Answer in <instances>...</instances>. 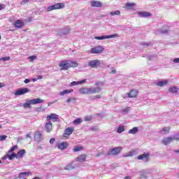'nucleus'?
Instances as JSON below:
<instances>
[{"label":"nucleus","instance_id":"a18cd8bd","mask_svg":"<svg viewBox=\"0 0 179 179\" xmlns=\"http://www.w3.org/2000/svg\"><path fill=\"white\" fill-rule=\"evenodd\" d=\"M173 62H174L175 64H179V57L174 59H173Z\"/></svg>","mask_w":179,"mask_h":179},{"label":"nucleus","instance_id":"e2e57ef3","mask_svg":"<svg viewBox=\"0 0 179 179\" xmlns=\"http://www.w3.org/2000/svg\"><path fill=\"white\" fill-rule=\"evenodd\" d=\"M162 33H167V31H162Z\"/></svg>","mask_w":179,"mask_h":179},{"label":"nucleus","instance_id":"a878e982","mask_svg":"<svg viewBox=\"0 0 179 179\" xmlns=\"http://www.w3.org/2000/svg\"><path fill=\"white\" fill-rule=\"evenodd\" d=\"M42 136H43V135L41 134V131H38L35 134L34 139L36 141H41V137Z\"/></svg>","mask_w":179,"mask_h":179},{"label":"nucleus","instance_id":"5fc2aeb1","mask_svg":"<svg viewBox=\"0 0 179 179\" xmlns=\"http://www.w3.org/2000/svg\"><path fill=\"white\" fill-rule=\"evenodd\" d=\"M37 79H43V76H38Z\"/></svg>","mask_w":179,"mask_h":179},{"label":"nucleus","instance_id":"58836bf2","mask_svg":"<svg viewBox=\"0 0 179 179\" xmlns=\"http://www.w3.org/2000/svg\"><path fill=\"white\" fill-rule=\"evenodd\" d=\"M101 96L100 94H97L96 96H90V100H96V99H101Z\"/></svg>","mask_w":179,"mask_h":179},{"label":"nucleus","instance_id":"aec40b11","mask_svg":"<svg viewBox=\"0 0 179 179\" xmlns=\"http://www.w3.org/2000/svg\"><path fill=\"white\" fill-rule=\"evenodd\" d=\"M25 153H26V150L24 149L20 150L16 154L17 159H22V157H23V156H24Z\"/></svg>","mask_w":179,"mask_h":179},{"label":"nucleus","instance_id":"ddd939ff","mask_svg":"<svg viewBox=\"0 0 179 179\" xmlns=\"http://www.w3.org/2000/svg\"><path fill=\"white\" fill-rule=\"evenodd\" d=\"M51 120H54V122H57L59 120L58 115L55 113H51L50 115L46 117L47 121H51Z\"/></svg>","mask_w":179,"mask_h":179},{"label":"nucleus","instance_id":"1a4fd4ad","mask_svg":"<svg viewBox=\"0 0 179 179\" xmlns=\"http://www.w3.org/2000/svg\"><path fill=\"white\" fill-rule=\"evenodd\" d=\"M138 93H139L138 90L132 89L127 93V96L129 99H135V97H138Z\"/></svg>","mask_w":179,"mask_h":179},{"label":"nucleus","instance_id":"c03bdc74","mask_svg":"<svg viewBox=\"0 0 179 179\" xmlns=\"http://www.w3.org/2000/svg\"><path fill=\"white\" fill-rule=\"evenodd\" d=\"M128 111H129V107L122 110V113H128Z\"/></svg>","mask_w":179,"mask_h":179},{"label":"nucleus","instance_id":"3c124183","mask_svg":"<svg viewBox=\"0 0 179 179\" xmlns=\"http://www.w3.org/2000/svg\"><path fill=\"white\" fill-rule=\"evenodd\" d=\"M71 169L72 168L69 166H66V168H65L66 170H71Z\"/></svg>","mask_w":179,"mask_h":179},{"label":"nucleus","instance_id":"c85d7f7f","mask_svg":"<svg viewBox=\"0 0 179 179\" xmlns=\"http://www.w3.org/2000/svg\"><path fill=\"white\" fill-rule=\"evenodd\" d=\"M170 132V127H164L162 128V131H160V134H169Z\"/></svg>","mask_w":179,"mask_h":179},{"label":"nucleus","instance_id":"393cba45","mask_svg":"<svg viewBox=\"0 0 179 179\" xmlns=\"http://www.w3.org/2000/svg\"><path fill=\"white\" fill-rule=\"evenodd\" d=\"M135 3H127L124 6L125 9L129 10L131 9H134V6H135Z\"/></svg>","mask_w":179,"mask_h":179},{"label":"nucleus","instance_id":"7ed1b4c3","mask_svg":"<svg viewBox=\"0 0 179 179\" xmlns=\"http://www.w3.org/2000/svg\"><path fill=\"white\" fill-rule=\"evenodd\" d=\"M44 103V100L38 98L27 101V103H23L22 107L24 108H31V105L40 104Z\"/></svg>","mask_w":179,"mask_h":179},{"label":"nucleus","instance_id":"79ce46f5","mask_svg":"<svg viewBox=\"0 0 179 179\" xmlns=\"http://www.w3.org/2000/svg\"><path fill=\"white\" fill-rule=\"evenodd\" d=\"M10 59V57H5L0 58V61H9Z\"/></svg>","mask_w":179,"mask_h":179},{"label":"nucleus","instance_id":"423d86ee","mask_svg":"<svg viewBox=\"0 0 179 179\" xmlns=\"http://www.w3.org/2000/svg\"><path fill=\"white\" fill-rule=\"evenodd\" d=\"M100 65H101V61L99 59L91 60L88 63V66L90 68H97L98 66H100Z\"/></svg>","mask_w":179,"mask_h":179},{"label":"nucleus","instance_id":"7c9ffc66","mask_svg":"<svg viewBox=\"0 0 179 179\" xmlns=\"http://www.w3.org/2000/svg\"><path fill=\"white\" fill-rule=\"evenodd\" d=\"M31 172H22L19 174V178H23V176H31Z\"/></svg>","mask_w":179,"mask_h":179},{"label":"nucleus","instance_id":"b1692460","mask_svg":"<svg viewBox=\"0 0 179 179\" xmlns=\"http://www.w3.org/2000/svg\"><path fill=\"white\" fill-rule=\"evenodd\" d=\"M76 162H86V155H81L76 158Z\"/></svg>","mask_w":179,"mask_h":179},{"label":"nucleus","instance_id":"a19ab883","mask_svg":"<svg viewBox=\"0 0 179 179\" xmlns=\"http://www.w3.org/2000/svg\"><path fill=\"white\" fill-rule=\"evenodd\" d=\"M37 57L34 56V55H31L29 57V59L31 62H33V61H34V59H36Z\"/></svg>","mask_w":179,"mask_h":179},{"label":"nucleus","instance_id":"f704fd0d","mask_svg":"<svg viewBox=\"0 0 179 179\" xmlns=\"http://www.w3.org/2000/svg\"><path fill=\"white\" fill-rule=\"evenodd\" d=\"M82 122H83L82 119L77 118L75 120H73V124L74 125H79V124H81Z\"/></svg>","mask_w":179,"mask_h":179},{"label":"nucleus","instance_id":"c9c22d12","mask_svg":"<svg viewBox=\"0 0 179 179\" xmlns=\"http://www.w3.org/2000/svg\"><path fill=\"white\" fill-rule=\"evenodd\" d=\"M18 146L17 145H15L14 146H13L9 150H8V153H13V152H15V150H17Z\"/></svg>","mask_w":179,"mask_h":179},{"label":"nucleus","instance_id":"2f4dec72","mask_svg":"<svg viewBox=\"0 0 179 179\" xmlns=\"http://www.w3.org/2000/svg\"><path fill=\"white\" fill-rule=\"evenodd\" d=\"M138 132V127H135L133 129L129 131V134H131L132 135H135Z\"/></svg>","mask_w":179,"mask_h":179},{"label":"nucleus","instance_id":"8fccbe9b","mask_svg":"<svg viewBox=\"0 0 179 179\" xmlns=\"http://www.w3.org/2000/svg\"><path fill=\"white\" fill-rule=\"evenodd\" d=\"M24 83H30V79L27 78V79L24 80Z\"/></svg>","mask_w":179,"mask_h":179},{"label":"nucleus","instance_id":"de8ad7c7","mask_svg":"<svg viewBox=\"0 0 179 179\" xmlns=\"http://www.w3.org/2000/svg\"><path fill=\"white\" fill-rule=\"evenodd\" d=\"M136 152L135 151H131L128 153V156H132L133 155H135Z\"/></svg>","mask_w":179,"mask_h":179},{"label":"nucleus","instance_id":"9b49d317","mask_svg":"<svg viewBox=\"0 0 179 179\" xmlns=\"http://www.w3.org/2000/svg\"><path fill=\"white\" fill-rule=\"evenodd\" d=\"M113 37H118V34H113L109 36H95V40H106V38H113Z\"/></svg>","mask_w":179,"mask_h":179},{"label":"nucleus","instance_id":"c756f323","mask_svg":"<svg viewBox=\"0 0 179 179\" xmlns=\"http://www.w3.org/2000/svg\"><path fill=\"white\" fill-rule=\"evenodd\" d=\"M125 131V127H124V126L120 125L118 127L117 132V134H122V132H124Z\"/></svg>","mask_w":179,"mask_h":179},{"label":"nucleus","instance_id":"4c0bfd02","mask_svg":"<svg viewBox=\"0 0 179 179\" xmlns=\"http://www.w3.org/2000/svg\"><path fill=\"white\" fill-rule=\"evenodd\" d=\"M92 120H93L92 115H87L85 117V121L89 122V121H92Z\"/></svg>","mask_w":179,"mask_h":179},{"label":"nucleus","instance_id":"69168bd1","mask_svg":"<svg viewBox=\"0 0 179 179\" xmlns=\"http://www.w3.org/2000/svg\"><path fill=\"white\" fill-rule=\"evenodd\" d=\"M0 164H1V161H0Z\"/></svg>","mask_w":179,"mask_h":179},{"label":"nucleus","instance_id":"0eeeda50","mask_svg":"<svg viewBox=\"0 0 179 179\" xmlns=\"http://www.w3.org/2000/svg\"><path fill=\"white\" fill-rule=\"evenodd\" d=\"M29 92H30V90L28 88H20L14 92V94L15 96H22L26 94V93H29Z\"/></svg>","mask_w":179,"mask_h":179},{"label":"nucleus","instance_id":"6e6552de","mask_svg":"<svg viewBox=\"0 0 179 179\" xmlns=\"http://www.w3.org/2000/svg\"><path fill=\"white\" fill-rule=\"evenodd\" d=\"M103 51L104 48L103 46L98 45L91 49V54H101V52H103Z\"/></svg>","mask_w":179,"mask_h":179},{"label":"nucleus","instance_id":"4468645a","mask_svg":"<svg viewBox=\"0 0 179 179\" xmlns=\"http://www.w3.org/2000/svg\"><path fill=\"white\" fill-rule=\"evenodd\" d=\"M45 129L48 133H50L51 131H52V123L51 121L47 120V122L45 124Z\"/></svg>","mask_w":179,"mask_h":179},{"label":"nucleus","instance_id":"f8f14e48","mask_svg":"<svg viewBox=\"0 0 179 179\" xmlns=\"http://www.w3.org/2000/svg\"><path fill=\"white\" fill-rule=\"evenodd\" d=\"M75 131V128L73 127H67L64 133V138H66V136H69V135H72L73 132Z\"/></svg>","mask_w":179,"mask_h":179},{"label":"nucleus","instance_id":"f3484780","mask_svg":"<svg viewBox=\"0 0 179 179\" xmlns=\"http://www.w3.org/2000/svg\"><path fill=\"white\" fill-rule=\"evenodd\" d=\"M69 144L66 142H62L58 144L57 148L60 150H65V149H68Z\"/></svg>","mask_w":179,"mask_h":179},{"label":"nucleus","instance_id":"72a5a7b5","mask_svg":"<svg viewBox=\"0 0 179 179\" xmlns=\"http://www.w3.org/2000/svg\"><path fill=\"white\" fill-rule=\"evenodd\" d=\"M73 152H80V150H83V147L82 146H76L73 149Z\"/></svg>","mask_w":179,"mask_h":179},{"label":"nucleus","instance_id":"0e129e2a","mask_svg":"<svg viewBox=\"0 0 179 179\" xmlns=\"http://www.w3.org/2000/svg\"><path fill=\"white\" fill-rule=\"evenodd\" d=\"M1 128H2V125H0V129H1Z\"/></svg>","mask_w":179,"mask_h":179},{"label":"nucleus","instance_id":"5701e85b","mask_svg":"<svg viewBox=\"0 0 179 179\" xmlns=\"http://www.w3.org/2000/svg\"><path fill=\"white\" fill-rule=\"evenodd\" d=\"M179 88L177 87H171L169 89V93H172L173 94H176V93H178Z\"/></svg>","mask_w":179,"mask_h":179},{"label":"nucleus","instance_id":"052dcab7","mask_svg":"<svg viewBox=\"0 0 179 179\" xmlns=\"http://www.w3.org/2000/svg\"><path fill=\"white\" fill-rule=\"evenodd\" d=\"M32 80H33V82H36L37 80V79L36 78H33Z\"/></svg>","mask_w":179,"mask_h":179},{"label":"nucleus","instance_id":"bb28decb","mask_svg":"<svg viewBox=\"0 0 179 179\" xmlns=\"http://www.w3.org/2000/svg\"><path fill=\"white\" fill-rule=\"evenodd\" d=\"M169 83V81L166 80L158 81L157 83V86H159L160 87H163V86H166Z\"/></svg>","mask_w":179,"mask_h":179},{"label":"nucleus","instance_id":"09e8293b","mask_svg":"<svg viewBox=\"0 0 179 179\" xmlns=\"http://www.w3.org/2000/svg\"><path fill=\"white\" fill-rule=\"evenodd\" d=\"M173 138L175 141H179V134H176Z\"/></svg>","mask_w":179,"mask_h":179},{"label":"nucleus","instance_id":"bf43d9fd","mask_svg":"<svg viewBox=\"0 0 179 179\" xmlns=\"http://www.w3.org/2000/svg\"><path fill=\"white\" fill-rule=\"evenodd\" d=\"M99 156H101V153L96 154V157H99Z\"/></svg>","mask_w":179,"mask_h":179},{"label":"nucleus","instance_id":"ea45409f","mask_svg":"<svg viewBox=\"0 0 179 179\" xmlns=\"http://www.w3.org/2000/svg\"><path fill=\"white\" fill-rule=\"evenodd\" d=\"M90 131H99V126H94L90 128Z\"/></svg>","mask_w":179,"mask_h":179},{"label":"nucleus","instance_id":"f03ea898","mask_svg":"<svg viewBox=\"0 0 179 179\" xmlns=\"http://www.w3.org/2000/svg\"><path fill=\"white\" fill-rule=\"evenodd\" d=\"M101 88L99 87L94 88L82 87L79 90L80 94H94L95 93H100Z\"/></svg>","mask_w":179,"mask_h":179},{"label":"nucleus","instance_id":"f257e3e1","mask_svg":"<svg viewBox=\"0 0 179 179\" xmlns=\"http://www.w3.org/2000/svg\"><path fill=\"white\" fill-rule=\"evenodd\" d=\"M78 63L71 60H62L59 64L60 71H68L69 68H78Z\"/></svg>","mask_w":179,"mask_h":179},{"label":"nucleus","instance_id":"9d476101","mask_svg":"<svg viewBox=\"0 0 179 179\" xmlns=\"http://www.w3.org/2000/svg\"><path fill=\"white\" fill-rule=\"evenodd\" d=\"M150 157V154H149V152H148V153H144V154L138 155L137 159H138V160H143V162H148Z\"/></svg>","mask_w":179,"mask_h":179},{"label":"nucleus","instance_id":"864d4df0","mask_svg":"<svg viewBox=\"0 0 179 179\" xmlns=\"http://www.w3.org/2000/svg\"><path fill=\"white\" fill-rule=\"evenodd\" d=\"M95 86H99V85H103V83H96Z\"/></svg>","mask_w":179,"mask_h":179},{"label":"nucleus","instance_id":"412c9836","mask_svg":"<svg viewBox=\"0 0 179 179\" xmlns=\"http://www.w3.org/2000/svg\"><path fill=\"white\" fill-rule=\"evenodd\" d=\"M83 83H86V80H83L80 81H73L71 83L70 86H78V85H82Z\"/></svg>","mask_w":179,"mask_h":179},{"label":"nucleus","instance_id":"20e7f679","mask_svg":"<svg viewBox=\"0 0 179 179\" xmlns=\"http://www.w3.org/2000/svg\"><path fill=\"white\" fill-rule=\"evenodd\" d=\"M122 150V147H115L110 148V150L107 152L108 156H117L120 155Z\"/></svg>","mask_w":179,"mask_h":179},{"label":"nucleus","instance_id":"4be33fe9","mask_svg":"<svg viewBox=\"0 0 179 179\" xmlns=\"http://www.w3.org/2000/svg\"><path fill=\"white\" fill-rule=\"evenodd\" d=\"M6 159H8V160H13V159H17V156H16V153L15 152H11L10 153H8L6 155Z\"/></svg>","mask_w":179,"mask_h":179},{"label":"nucleus","instance_id":"cd10ccee","mask_svg":"<svg viewBox=\"0 0 179 179\" xmlns=\"http://www.w3.org/2000/svg\"><path fill=\"white\" fill-rule=\"evenodd\" d=\"M73 92V90H64V91H62L59 92L60 96H64L65 94H68L69 93H72Z\"/></svg>","mask_w":179,"mask_h":179},{"label":"nucleus","instance_id":"603ef678","mask_svg":"<svg viewBox=\"0 0 179 179\" xmlns=\"http://www.w3.org/2000/svg\"><path fill=\"white\" fill-rule=\"evenodd\" d=\"M1 87H5V84L0 83V89Z\"/></svg>","mask_w":179,"mask_h":179},{"label":"nucleus","instance_id":"6e6d98bb","mask_svg":"<svg viewBox=\"0 0 179 179\" xmlns=\"http://www.w3.org/2000/svg\"><path fill=\"white\" fill-rule=\"evenodd\" d=\"M2 6H3V5L1 4V3H0V10H2V9H3V7H2Z\"/></svg>","mask_w":179,"mask_h":179},{"label":"nucleus","instance_id":"a211bd4d","mask_svg":"<svg viewBox=\"0 0 179 179\" xmlns=\"http://www.w3.org/2000/svg\"><path fill=\"white\" fill-rule=\"evenodd\" d=\"M91 6L92 8H101V6H103V3L101 1H91Z\"/></svg>","mask_w":179,"mask_h":179},{"label":"nucleus","instance_id":"680f3d73","mask_svg":"<svg viewBox=\"0 0 179 179\" xmlns=\"http://www.w3.org/2000/svg\"><path fill=\"white\" fill-rule=\"evenodd\" d=\"M174 152H175V153H179V150H175Z\"/></svg>","mask_w":179,"mask_h":179},{"label":"nucleus","instance_id":"39448f33","mask_svg":"<svg viewBox=\"0 0 179 179\" xmlns=\"http://www.w3.org/2000/svg\"><path fill=\"white\" fill-rule=\"evenodd\" d=\"M65 8V3H57L53 6H50L47 8L48 12H51V10H55L57 9H64Z\"/></svg>","mask_w":179,"mask_h":179},{"label":"nucleus","instance_id":"37998d69","mask_svg":"<svg viewBox=\"0 0 179 179\" xmlns=\"http://www.w3.org/2000/svg\"><path fill=\"white\" fill-rule=\"evenodd\" d=\"M8 138V136L1 135L0 136V141H5Z\"/></svg>","mask_w":179,"mask_h":179},{"label":"nucleus","instance_id":"dca6fc26","mask_svg":"<svg viewBox=\"0 0 179 179\" xmlns=\"http://www.w3.org/2000/svg\"><path fill=\"white\" fill-rule=\"evenodd\" d=\"M23 26H24V22L21 20H16L14 24V27L16 29H22V27H23Z\"/></svg>","mask_w":179,"mask_h":179},{"label":"nucleus","instance_id":"4d7b16f0","mask_svg":"<svg viewBox=\"0 0 179 179\" xmlns=\"http://www.w3.org/2000/svg\"><path fill=\"white\" fill-rule=\"evenodd\" d=\"M111 73H117V71H115V70H112V71H111Z\"/></svg>","mask_w":179,"mask_h":179},{"label":"nucleus","instance_id":"6ab92c4d","mask_svg":"<svg viewBox=\"0 0 179 179\" xmlns=\"http://www.w3.org/2000/svg\"><path fill=\"white\" fill-rule=\"evenodd\" d=\"M138 15L141 16V17H150V16H152V13L148 12H138Z\"/></svg>","mask_w":179,"mask_h":179},{"label":"nucleus","instance_id":"473e14b6","mask_svg":"<svg viewBox=\"0 0 179 179\" xmlns=\"http://www.w3.org/2000/svg\"><path fill=\"white\" fill-rule=\"evenodd\" d=\"M66 103H76V98L70 97L66 100Z\"/></svg>","mask_w":179,"mask_h":179},{"label":"nucleus","instance_id":"13d9d810","mask_svg":"<svg viewBox=\"0 0 179 179\" xmlns=\"http://www.w3.org/2000/svg\"><path fill=\"white\" fill-rule=\"evenodd\" d=\"M27 138H31V137L30 136V134H27Z\"/></svg>","mask_w":179,"mask_h":179},{"label":"nucleus","instance_id":"2eb2a0df","mask_svg":"<svg viewBox=\"0 0 179 179\" xmlns=\"http://www.w3.org/2000/svg\"><path fill=\"white\" fill-rule=\"evenodd\" d=\"M173 141H175L174 137L173 138L171 136H169V137L163 138L162 143H163V145H167L169 143H171V142H173Z\"/></svg>","mask_w":179,"mask_h":179},{"label":"nucleus","instance_id":"49530a36","mask_svg":"<svg viewBox=\"0 0 179 179\" xmlns=\"http://www.w3.org/2000/svg\"><path fill=\"white\" fill-rule=\"evenodd\" d=\"M54 142H55V138H50V143L51 145H52V143H54Z\"/></svg>","mask_w":179,"mask_h":179},{"label":"nucleus","instance_id":"e433bc0d","mask_svg":"<svg viewBox=\"0 0 179 179\" xmlns=\"http://www.w3.org/2000/svg\"><path fill=\"white\" fill-rule=\"evenodd\" d=\"M111 16H115V15H121V12L120 10H115V11H112L110 13Z\"/></svg>","mask_w":179,"mask_h":179}]
</instances>
